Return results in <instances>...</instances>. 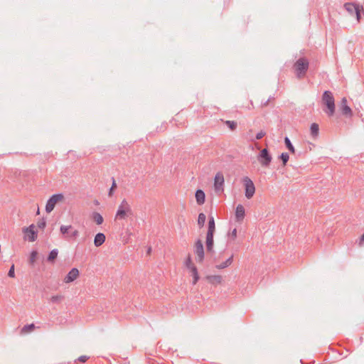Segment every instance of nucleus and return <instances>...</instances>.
Returning a JSON list of instances; mask_svg holds the SVG:
<instances>
[{
    "label": "nucleus",
    "mask_w": 364,
    "mask_h": 364,
    "mask_svg": "<svg viewBox=\"0 0 364 364\" xmlns=\"http://www.w3.org/2000/svg\"><path fill=\"white\" fill-rule=\"evenodd\" d=\"M243 185L245 186V195L247 199L253 197L255 193V186L253 181L247 176L242 178Z\"/></svg>",
    "instance_id": "obj_4"
},
{
    "label": "nucleus",
    "mask_w": 364,
    "mask_h": 364,
    "mask_svg": "<svg viewBox=\"0 0 364 364\" xmlns=\"http://www.w3.org/2000/svg\"><path fill=\"white\" fill-rule=\"evenodd\" d=\"M360 6L359 4L354 3L348 2L344 4V8L350 14H355L356 10H358Z\"/></svg>",
    "instance_id": "obj_14"
},
{
    "label": "nucleus",
    "mask_w": 364,
    "mask_h": 364,
    "mask_svg": "<svg viewBox=\"0 0 364 364\" xmlns=\"http://www.w3.org/2000/svg\"><path fill=\"white\" fill-rule=\"evenodd\" d=\"M224 176L222 172H218L214 178V188L216 192H222L224 190Z\"/></svg>",
    "instance_id": "obj_7"
},
{
    "label": "nucleus",
    "mask_w": 364,
    "mask_h": 364,
    "mask_svg": "<svg viewBox=\"0 0 364 364\" xmlns=\"http://www.w3.org/2000/svg\"><path fill=\"white\" fill-rule=\"evenodd\" d=\"M14 269H15V267H14V264H12L9 272H8V276L9 277H11V278H14L15 277V272H14Z\"/></svg>",
    "instance_id": "obj_35"
},
{
    "label": "nucleus",
    "mask_w": 364,
    "mask_h": 364,
    "mask_svg": "<svg viewBox=\"0 0 364 364\" xmlns=\"http://www.w3.org/2000/svg\"><path fill=\"white\" fill-rule=\"evenodd\" d=\"M106 240V237L104 233L99 232L96 234L94 238V245L95 247H98L101 246Z\"/></svg>",
    "instance_id": "obj_13"
},
{
    "label": "nucleus",
    "mask_w": 364,
    "mask_h": 364,
    "mask_svg": "<svg viewBox=\"0 0 364 364\" xmlns=\"http://www.w3.org/2000/svg\"><path fill=\"white\" fill-rule=\"evenodd\" d=\"M194 251L196 255V260L198 262H202L204 259V248L203 242L200 240H198L194 246Z\"/></svg>",
    "instance_id": "obj_8"
},
{
    "label": "nucleus",
    "mask_w": 364,
    "mask_h": 364,
    "mask_svg": "<svg viewBox=\"0 0 364 364\" xmlns=\"http://www.w3.org/2000/svg\"><path fill=\"white\" fill-rule=\"evenodd\" d=\"M46 223L44 219H42L41 220L38 221L37 223V226L41 229L44 228L46 227Z\"/></svg>",
    "instance_id": "obj_37"
},
{
    "label": "nucleus",
    "mask_w": 364,
    "mask_h": 364,
    "mask_svg": "<svg viewBox=\"0 0 364 364\" xmlns=\"http://www.w3.org/2000/svg\"><path fill=\"white\" fill-rule=\"evenodd\" d=\"M322 102L327 107L326 112L328 116H333L335 113V100L331 91H324L322 95Z\"/></svg>",
    "instance_id": "obj_3"
},
{
    "label": "nucleus",
    "mask_w": 364,
    "mask_h": 364,
    "mask_svg": "<svg viewBox=\"0 0 364 364\" xmlns=\"http://www.w3.org/2000/svg\"><path fill=\"white\" fill-rule=\"evenodd\" d=\"M79 270L77 268H73L64 278L65 283H70L75 281L79 277Z\"/></svg>",
    "instance_id": "obj_11"
},
{
    "label": "nucleus",
    "mask_w": 364,
    "mask_h": 364,
    "mask_svg": "<svg viewBox=\"0 0 364 364\" xmlns=\"http://www.w3.org/2000/svg\"><path fill=\"white\" fill-rule=\"evenodd\" d=\"M91 218L98 225H102L104 222L103 217L98 212L92 213Z\"/></svg>",
    "instance_id": "obj_18"
},
{
    "label": "nucleus",
    "mask_w": 364,
    "mask_h": 364,
    "mask_svg": "<svg viewBox=\"0 0 364 364\" xmlns=\"http://www.w3.org/2000/svg\"><path fill=\"white\" fill-rule=\"evenodd\" d=\"M37 255H38V252L36 250H33L31 252L30 258H29V263L31 265H33V264L35 263L36 258H37Z\"/></svg>",
    "instance_id": "obj_31"
},
{
    "label": "nucleus",
    "mask_w": 364,
    "mask_h": 364,
    "mask_svg": "<svg viewBox=\"0 0 364 364\" xmlns=\"http://www.w3.org/2000/svg\"><path fill=\"white\" fill-rule=\"evenodd\" d=\"M117 188V183L114 178H112V186L109 191V196H112L113 191Z\"/></svg>",
    "instance_id": "obj_34"
},
{
    "label": "nucleus",
    "mask_w": 364,
    "mask_h": 364,
    "mask_svg": "<svg viewBox=\"0 0 364 364\" xmlns=\"http://www.w3.org/2000/svg\"><path fill=\"white\" fill-rule=\"evenodd\" d=\"M231 237L233 238V239H235L237 237V229L235 228L233 229V230L231 232Z\"/></svg>",
    "instance_id": "obj_41"
},
{
    "label": "nucleus",
    "mask_w": 364,
    "mask_h": 364,
    "mask_svg": "<svg viewBox=\"0 0 364 364\" xmlns=\"http://www.w3.org/2000/svg\"><path fill=\"white\" fill-rule=\"evenodd\" d=\"M132 215L133 211L132 210L131 205L126 199H123L118 206V209L114 217V220H125L127 218L132 216Z\"/></svg>",
    "instance_id": "obj_2"
},
{
    "label": "nucleus",
    "mask_w": 364,
    "mask_h": 364,
    "mask_svg": "<svg viewBox=\"0 0 364 364\" xmlns=\"http://www.w3.org/2000/svg\"><path fill=\"white\" fill-rule=\"evenodd\" d=\"M64 299L63 295L52 296L50 299V302L53 304H60Z\"/></svg>",
    "instance_id": "obj_27"
},
{
    "label": "nucleus",
    "mask_w": 364,
    "mask_h": 364,
    "mask_svg": "<svg viewBox=\"0 0 364 364\" xmlns=\"http://www.w3.org/2000/svg\"><path fill=\"white\" fill-rule=\"evenodd\" d=\"M250 105H249V106L247 107V109H254V104H253L252 101H250Z\"/></svg>",
    "instance_id": "obj_43"
},
{
    "label": "nucleus",
    "mask_w": 364,
    "mask_h": 364,
    "mask_svg": "<svg viewBox=\"0 0 364 364\" xmlns=\"http://www.w3.org/2000/svg\"><path fill=\"white\" fill-rule=\"evenodd\" d=\"M363 243H364V233L361 235V237L360 238L359 245L362 246Z\"/></svg>",
    "instance_id": "obj_42"
},
{
    "label": "nucleus",
    "mask_w": 364,
    "mask_h": 364,
    "mask_svg": "<svg viewBox=\"0 0 364 364\" xmlns=\"http://www.w3.org/2000/svg\"><path fill=\"white\" fill-rule=\"evenodd\" d=\"M340 109L341 112L346 117H350L353 115V111L351 108L347 105V99L346 97H343L341 101Z\"/></svg>",
    "instance_id": "obj_10"
},
{
    "label": "nucleus",
    "mask_w": 364,
    "mask_h": 364,
    "mask_svg": "<svg viewBox=\"0 0 364 364\" xmlns=\"http://www.w3.org/2000/svg\"><path fill=\"white\" fill-rule=\"evenodd\" d=\"M215 230V220H214V218L213 216H211V217L209 218L208 228L207 233H213V234H214Z\"/></svg>",
    "instance_id": "obj_21"
},
{
    "label": "nucleus",
    "mask_w": 364,
    "mask_h": 364,
    "mask_svg": "<svg viewBox=\"0 0 364 364\" xmlns=\"http://www.w3.org/2000/svg\"><path fill=\"white\" fill-rule=\"evenodd\" d=\"M151 247H149V248L148 249L147 253H148V254H149V253H150V252H151Z\"/></svg>",
    "instance_id": "obj_44"
},
{
    "label": "nucleus",
    "mask_w": 364,
    "mask_h": 364,
    "mask_svg": "<svg viewBox=\"0 0 364 364\" xmlns=\"http://www.w3.org/2000/svg\"><path fill=\"white\" fill-rule=\"evenodd\" d=\"M213 233H207L206 235V249L208 252L213 251Z\"/></svg>",
    "instance_id": "obj_15"
},
{
    "label": "nucleus",
    "mask_w": 364,
    "mask_h": 364,
    "mask_svg": "<svg viewBox=\"0 0 364 364\" xmlns=\"http://www.w3.org/2000/svg\"><path fill=\"white\" fill-rule=\"evenodd\" d=\"M224 123L230 129L231 131H235L237 129V123L235 121H223Z\"/></svg>",
    "instance_id": "obj_28"
},
{
    "label": "nucleus",
    "mask_w": 364,
    "mask_h": 364,
    "mask_svg": "<svg viewBox=\"0 0 364 364\" xmlns=\"http://www.w3.org/2000/svg\"><path fill=\"white\" fill-rule=\"evenodd\" d=\"M279 158L281 159V160L282 161V164H283V166H286L287 165V163L289 161V156L287 153H282Z\"/></svg>",
    "instance_id": "obj_32"
},
{
    "label": "nucleus",
    "mask_w": 364,
    "mask_h": 364,
    "mask_svg": "<svg viewBox=\"0 0 364 364\" xmlns=\"http://www.w3.org/2000/svg\"><path fill=\"white\" fill-rule=\"evenodd\" d=\"M245 215V208L241 204L237 205V206L236 207V210H235V218H236L237 221H239V222L242 221L244 219Z\"/></svg>",
    "instance_id": "obj_12"
},
{
    "label": "nucleus",
    "mask_w": 364,
    "mask_h": 364,
    "mask_svg": "<svg viewBox=\"0 0 364 364\" xmlns=\"http://www.w3.org/2000/svg\"><path fill=\"white\" fill-rule=\"evenodd\" d=\"M189 270L191 272L192 276L193 277V284H196L199 279V274L198 272L197 267L194 265Z\"/></svg>",
    "instance_id": "obj_23"
},
{
    "label": "nucleus",
    "mask_w": 364,
    "mask_h": 364,
    "mask_svg": "<svg viewBox=\"0 0 364 364\" xmlns=\"http://www.w3.org/2000/svg\"><path fill=\"white\" fill-rule=\"evenodd\" d=\"M257 159L263 167H268L272 160L267 149H263L257 156Z\"/></svg>",
    "instance_id": "obj_6"
},
{
    "label": "nucleus",
    "mask_w": 364,
    "mask_h": 364,
    "mask_svg": "<svg viewBox=\"0 0 364 364\" xmlns=\"http://www.w3.org/2000/svg\"><path fill=\"white\" fill-rule=\"evenodd\" d=\"M310 131H311V135L312 136V137L316 138L318 136V132H319L318 124L316 123L311 124V127H310Z\"/></svg>",
    "instance_id": "obj_19"
},
{
    "label": "nucleus",
    "mask_w": 364,
    "mask_h": 364,
    "mask_svg": "<svg viewBox=\"0 0 364 364\" xmlns=\"http://www.w3.org/2000/svg\"><path fill=\"white\" fill-rule=\"evenodd\" d=\"M205 220H206L205 215L203 213H199L198 218V225L200 228H203L204 226Z\"/></svg>",
    "instance_id": "obj_25"
},
{
    "label": "nucleus",
    "mask_w": 364,
    "mask_h": 364,
    "mask_svg": "<svg viewBox=\"0 0 364 364\" xmlns=\"http://www.w3.org/2000/svg\"><path fill=\"white\" fill-rule=\"evenodd\" d=\"M205 279L212 284H221L223 277L220 275H208Z\"/></svg>",
    "instance_id": "obj_17"
},
{
    "label": "nucleus",
    "mask_w": 364,
    "mask_h": 364,
    "mask_svg": "<svg viewBox=\"0 0 364 364\" xmlns=\"http://www.w3.org/2000/svg\"><path fill=\"white\" fill-rule=\"evenodd\" d=\"M196 202L198 205H203L205 200V195L203 191L198 189L196 191Z\"/></svg>",
    "instance_id": "obj_16"
},
{
    "label": "nucleus",
    "mask_w": 364,
    "mask_h": 364,
    "mask_svg": "<svg viewBox=\"0 0 364 364\" xmlns=\"http://www.w3.org/2000/svg\"><path fill=\"white\" fill-rule=\"evenodd\" d=\"M266 134V132L264 131H260L259 132H258L257 134H256V136H255V139L257 140H259L261 139L263 136H264Z\"/></svg>",
    "instance_id": "obj_36"
},
{
    "label": "nucleus",
    "mask_w": 364,
    "mask_h": 364,
    "mask_svg": "<svg viewBox=\"0 0 364 364\" xmlns=\"http://www.w3.org/2000/svg\"><path fill=\"white\" fill-rule=\"evenodd\" d=\"M360 9H363V7H362V6H360V7L358 8V10H356V11H355V16H356V19H357L358 22H360V18H361V17H360Z\"/></svg>",
    "instance_id": "obj_38"
},
{
    "label": "nucleus",
    "mask_w": 364,
    "mask_h": 364,
    "mask_svg": "<svg viewBox=\"0 0 364 364\" xmlns=\"http://www.w3.org/2000/svg\"><path fill=\"white\" fill-rule=\"evenodd\" d=\"M71 229H73L72 225H68V226L62 225L60 228V231L61 234L65 235V237H68V235H68L69 230Z\"/></svg>",
    "instance_id": "obj_26"
},
{
    "label": "nucleus",
    "mask_w": 364,
    "mask_h": 364,
    "mask_svg": "<svg viewBox=\"0 0 364 364\" xmlns=\"http://www.w3.org/2000/svg\"><path fill=\"white\" fill-rule=\"evenodd\" d=\"M36 326L33 323L25 325L21 330V334L24 335L31 332L35 329Z\"/></svg>",
    "instance_id": "obj_22"
},
{
    "label": "nucleus",
    "mask_w": 364,
    "mask_h": 364,
    "mask_svg": "<svg viewBox=\"0 0 364 364\" xmlns=\"http://www.w3.org/2000/svg\"><path fill=\"white\" fill-rule=\"evenodd\" d=\"M284 142H285V144H286V146L287 147V149L291 152V153H294L295 152V149H294V147L293 146V145L291 144L289 139L287 136L285 137L284 139Z\"/></svg>",
    "instance_id": "obj_30"
},
{
    "label": "nucleus",
    "mask_w": 364,
    "mask_h": 364,
    "mask_svg": "<svg viewBox=\"0 0 364 364\" xmlns=\"http://www.w3.org/2000/svg\"><path fill=\"white\" fill-rule=\"evenodd\" d=\"M89 358L87 355H81L77 358V360L82 363H85L87 360Z\"/></svg>",
    "instance_id": "obj_39"
},
{
    "label": "nucleus",
    "mask_w": 364,
    "mask_h": 364,
    "mask_svg": "<svg viewBox=\"0 0 364 364\" xmlns=\"http://www.w3.org/2000/svg\"><path fill=\"white\" fill-rule=\"evenodd\" d=\"M233 260V255H231L226 261L224 262H222L220 264H218L215 266V267L218 269H224L225 267H228L232 263Z\"/></svg>",
    "instance_id": "obj_20"
},
{
    "label": "nucleus",
    "mask_w": 364,
    "mask_h": 364,
    "mask_svg": "<svg viewBox=\"0 0 364 364\" xmlns=\"http://www.w3.org/2000/svg\"><path fill=\"white\" fill-rule=\"evenodd\" d=\"M184 265L188 269H190L192 267L195 265L192 262V259L190 255H188L187 258L186 259L184 262Z\"/></svg>",
    "instance_id": "obj_29"
},
{
    "label": "nucleus",
    "mask_w": 364,
    "mask_h": 364,
    "mask_svg": "<svg viewBox=\"0 0 364 364\" xmlns=\"http://www.w3.org/2000/svg\"><path fill=\"white\" fill-rule=\"evenodd\" d=\"M309 62L306 58H299L293 65L295 75L298 79L304 78L309 69Z\"/></svg>",
    "instance_id": "obj_1"
},
{
    "label": "nucleus",
    "mask_w": 364,
    "mask_h": 364,
    "mask_svg": "<svg viewBox=\"0 0 364 364\" xmlns=\"http://www.w3.org/2000/svg\"><path fill=\"white\" fill-rule=\"evenodd\" d=\"M273 99H274V97H269L267 100H262L260 102V107L262 108L267 107L269 105V102Z\"/></svg>",
    "instance_id": "obj_33"
},
{
    "label": "nucleus",
    "mask_w": 364,
    "mask_h": 364,
    "mask_svg": "<svg viewBox=\"0 0 364 364\" xmlns=\"http://www.w3.org/2000/svg\"><path fill=\"white\" fill-rule=\"evenodd\" d=\"M34 228L35 225L32 224L29 227L23 229V232L28 237V240L30 242H33L37 238V232L34 230Z\"/></svg>",
    "instance_id": "obj_9"
},
{
    "label": "nucleus",
    "mask_w": 364,
    "mask_h": 364,
    "mask_svg": "<svg viewBox=\"0 0 364 364\" xmlns=\"http://www.w3.org/2000/svg\"><path fill=\"white\" fill-rule=\"evenodd\" d=\"M78 235H79V232H78V230H73V231L70 233V237L75 238V237H77L78 236Z\"/></svg>",
    "instance_id": "obj_40"
},
{
    "label": "nucleus",
    "mask_w": 364,
    "mask_h": 364,
    "mask_svg": "<svg viewBox=\"0 0 364 364\" xmlns=\"http://www.w3.org/2000/svg\"><path fill=\"white\" fill-rule=\"evenodd\" d=\"M64 200V196L62 193H57L53 195L47 201L46 205V211L50 213L55 208V205L58 202H61Z\"/></svg>",
    "instance_id": "obj_5"
},
{
    "label": "nucleus",
    "mask_w": 364,
    "mask_h": 364,
    "mask_svg": "<svg viewBox=\"0 0 364 364\" xmlns=\"http://www.w3.org/2000/svg\"><path fill=\"white\" fill-rule=\"evenodd\" d=\"M58 254V251L57 249H54L50 251V252L48 255V257H47V261L49 262H53L55 259L57 258Z\"/></svg>",
    "instance_id": "obj_24"
}]
</instances>
